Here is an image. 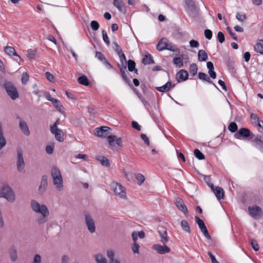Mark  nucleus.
I'll list each match as a JSON object with an SVG mask.
<instances>
[{
  "instance_id": "obj_22",
  "label": "nucleus",
  "mask_w": 263,
  "mask_h": 263,
  "mask_svg": "<svg viewBox=\"0 0 263 263\" xmlns=\"http://www.w3.org/2000/svg\"><path fill=\"white\" fill-rule=\"evenodd\" d=\"M5 53L9 56L14 55L17 57L20 60H22L21 58L16 53L15 49L11 46H6L4 48Z\"/></svg>"
},
{
  "instance_id": "obj_41",
  "label": "nucleus",
  "mask_w": 263,
  "mask_h": 263,
  "mask_svg": "<svg viewBox=\"0 0 263 263\" xmlns=\"http://www.w3.org/2000/svg\"><path fill=\"white\" fill-rule=\"evenodd\" d=\"M36 54V50H28L27 51V58L29 60H32L34 59L35 55Z\"/></svg>"
},
{
  "instance_id": "obj_5",
  "label": "nucleus",
  "mask_w": 263,
  "mask_h": 263,
  "mask_svg": "<svg viewBox=\"0 0 263 263\" xmlns=\"http://www.w3.org/2000/svg\"><path fill=\"white\" fill-rule=\"evenodd\" d=\"M2 85L5 87L8 95L12 99L15 100L18 98V93L16 88L12 83L6 81Z\"/></svg>"
},
{
  "instance_id": "obj_12",
  "label": "nucleus",
  "mask_w": 263,
  "mask_h": 263,
  "mask_svg": "<svg viewBox=\"0 0 263 263\" xmlns=\"http://www.w3.org/2000/svg\"><path fill=\"white\" fill-rule=\"evenodd\" d=\"M85 222L87 228L91 233H93L96 231V226L93 219L89 215L85 216Z\"/></svg>"
},
{
  "instance_id": "obj_32",
  "label": "nucleus",
  "mask_w": 263,
  "mask_h": 263,
  "mask_svg": "<svg viewBox=\"0 0 263 263\" xmlns=\"http://www.w3.org/2000/svg\"><path fill=\"white\" fill-rule=\"evenodd\" d=\"M78 82L82 85L85 86H88L89 85V82L87 77L85 76H82L79 77L78 79Z\"/></svg>"
},
{
  "instance_id": "obj_25",
  "label": "nucleus",
  "mask_w": 263,
  "mask_h": 263,
  "mask_svg": "<svg viewBox=\"0 0 263 263\" xmlns=\"http://www.w3.org/2000/svg\"><path fill=\"white\" fill-rule=\"evenodd\" d=\"M254 50L257 52L263 54V40H259L254 46Z\"/></svg>"
},
{
  "instance_id": "obj_53",
  "label": "nucleus",
  "mask_w": 263,
  "mask_h": 263,
  "mask_svg": "<svg viewBox=\"0 0 263 263\" xmlns=\"http://www.w3.org/2000/svg\"><path fill=\"white\" fill-rule=\"evenodd\" d=\"M196 222L197 223L199 228L203 227L205 224L203 221L201 220L198 216H196L195 217Z\"/></svg>"
},
{
  "instance_id": "obj_37",
  "label": "nucleus",
  "mask_w": 263,
  "mask_h": 263,
  "mask_svg": "<svg viewBox=\"0 0 263 263\" xmlns=\"http://www.w3.org/2000/svg\"><path fill=\"white\" fill-rule=\"evenodd\" d=\"M135 63L134 61L129 60L128 61V69L130 71L135 70L136 72H137V70L135 69Z\"/></svg>"
},
{
  "instance_id": "obj_4",
  "label": "nucleus",
  "mask_w": 263,
  "mask_h": 263,
  "mask_svg": "<svg viewBox=\"0 0 263 263\" xmlns=\"http://www.w3.org/2000/svg\"><path fill=\"white\" fill-rule=\"evenodd\" d=\"M110 189L116 196L122 199H126L125 189L120 183L112 181L110 184Z\"/></svg>"
},
{
  "instance_id": "obj_35",
  "label": "nucleus",
  "mask_w": 263,
  "mask_h": 263,
  "mask_svg": "<svg viewBox=\"0 0 263 263\" xmlns=\"http://www.w3.org/2000/svg\"><path fill=\"white\" fill-rule=\"evenodd\" d=\"M190 72L193 76H195L197 73L198 68L196 64L193 63L190 66Z\"/></svg>"
},
{
  "instance_id": "obj_61",
  "label": "nucleus",
  "mask_w": 263,
  "mask_h": 263,
  "mask_svg": "<svg viewBox=\"0 0 263 263\" xmlns=\"http://www.w3.org/2000/svg\"><path fill=\"white\" fill-rule=\"evenodd\" d=\"M114 44L115 46V50L116 52L118 53V54H121V53L123 52L122 49L116 42L114 43Z\"/></svg>"
},
{
  "instance_id": "obj_48",
  "label": "nucleus",
  "mask_w": 263,
  "mask_h": 263,
  "mask_svg": "<svg viewBox=\"0 0 263 263\" xmlns=\"http://www.w3.org/2000/svg\"><path fill=\"white\" fill-rule=\"evenodd\" d=\"M54 107L61 113H63L64 107L63 105L60 103L59 101L57 102L54 105Z\"/></svg>"
},
{
  "instance_id": "obj_46",
  "label": "nucleus",
  "mask_w": 263,
  "mask_h": 263,
  "mask_svg": "<svg viewBox=\"0 0 263 263\" xmlns=\"http://www.w3.org/2000/svg\"><path fill=\"white\" fill-rule=\"evenodd\" d=\"M140 246L137 242L133 243V246L132 247V250L134 254H139Z\"/></svg>"
},
{
  "instance_id": "obj_14",
  "label": "nucleus",
  "mask_w": 263,
  "mask_h": 263,
  "mask_svg": "<svg viewBox=\"0 0 263 263\" xmlns=\"http://www.w3.org/2000/svg\"><path fill=\"white\" fill-rule=\"evenodd\" d=\"M209 186L211 187L212 191L214 192L218 200L222 199L224 196V192L223 189L219 186L214 188L213 184H209Z\"/></svg>"
},
{
  "instance_id": "obj_30",
  "label": "nucleus",
  "mask_w": 263,
  "mask_h": 263,
  "mask_svg": "<svg viewBox=\"0 0 263 263\" xmlns=\"http://www.w3.org/2000/svg\"><path fill=\"white\" fill-rule=\"evenodd\" d=\"M142 63L145 65L150 64L153 63L152 57L148 53L145 54L142 60Z\"/></svg>"
},
{
  "instance_id": "obj_15",
  "label": "nucleus",
  "mask_w": 263,
  "mask_h": 263,
  "mask_svg": "<svg viewBox=\"0 0 263 263\" xmlns=\"http://www.w3.org/2000/svg\"><path fill=\"white\" fill-rule=\"evenodd\" d=\"M107 141L111 146H115L116 145L120 146L122 143V140L120 138H117L115 136H109L107 137Z\"/></svg>"
},
{
  "instance_id": "obj_39",
  "label": "nucleus",
  "mask_w": 263,
  "mask_h": 263,
  "mask_svg": "<svg viewBox=\"0 0 263 263\" xmlns=\"http://www.w3.org/2000/svg\"><path fill=\"white\" fill-rule=\"evenodd\" d=\"M237 128V125L236 123L235 122H231L228 126L229 130L232 133H234L236 132Z\"/></svg>"
},
{
  "instance_id": "obj_19",
  "label": "nucleus",
  "mask_w": 263,
  "mask_h": 263,
  "mask_svg": "<svg viewBox=\"0 0 263 263\" xmlns=\"http://www.w3.org/2000/svg\"><path fill=\"white\" fill-rule=\"evenodd\" d=\"M109 129V128L106 126L96 128L95 130V135L99 137H103L105 136Z\"/></svg>"
},
{
  "instance_id": "obj_11",
  "label": "nucleus",
  "mask_w": 263,
  "mask_h": 263,
  "mask_svg": "<svg viewBox=\"0 0 263 263\" xmlns=\"http://www.w3.org/2000/svg\"><path fill=\"white\" fill-rule=\"evenodd\" d=\"M152 249L159 254H164L169 253L171 249L165 245H161L160 244H154L152 246Z\"/></svg>"
},
{
  "instance_id": "obj_10",
  "label": "nucleus",
  "mask_w": 263,
  "mask_h": 263,
  "mask_svg": "<svg viewBox=\"0 0 263 263\" xmlns=\"http://www.w3.org/2000/svg\"><path fill=\"white\" fill-rule=\"evenodd\" d=\"M175 203L178 209L180 210L185 216H189L187 209L182 199L179 197L175 198Z\"/></svg>"
},
{
  "instance_id": "obj_18",
  "label": "nucleus",
  "mask_w": 263,
  "mask_h": 263,
  "mask_svg": "<svg viewBox=\"0 0 263 263\" xmlns=\"http://www.w3.org/2000/svg\"><path fill=\"white\" fill-rule=\"evenodd\" d=\"M19 126L24 135L27 136L30 135V133L28 126L25 121L21 120L19 122Z\"/></svg>"
},
{
  "instance_id": "obj_47",
  "label": "nucleus",
  "mask_w": 263,
  "mask_h": 263,
  "mask_svg": "<svg viewBox=\"0 0 263 263\" xmlns=\"http://www.w3.org/2000/svg\"><path fill=\"white\" fill-rule=\"evenodd\" d=\"M90 26L93 30L96 31L99 29L100 25L97 21H92L90 23Z\"/></svg>"
},
{
  "instance_id": "obj_40",
  "label": "nucleus",
  "mask_w": 263,
  "mask_h": 263,
  "mask_svg": "<svg viewBox=\"0 0 263 263\" xmlns=\"http://www.w3.org/2000/svg\"><path fill=\"white\" fill-rule=\"evenodd\" d=\"M194 155L196 158L199 160H203L204 159L203 154L198 149H195L194 151Z\"/></svg>"
},
{
  "instance_id": "obj_50",
  "label": "nucleus",
  "mask_w": 263,
  "mask_h": 263,
  "mask_svg": "<svg viewBox=\"0 0 263 263\" xmlns=\"http://www.w3.org/2000/svg\"><path fill=\"white\" fill-rule=\"evenodd\" d=\"M205 37L208 39L211 40L212 37L213 33L210 29H205L204 32Z\"/></svg>"
},
{
  "instance_id": "obj_45",
  "label": "nucleus",
  "mask_w": 263,
  "mask_h": 263,
  "mask_svg": "<svg viewBox=\"0 0 263 263\" xmlns=\"http://www.w3.org/2000/svg\"><path fill=\"white\" fill-rule=\"evenodd\" d=\"M41 261L42 259L41 255L36 254L33 256L31 263H41Z\"/></svg>"
},
{
  "instance_id": "obj_60",
  "label": "nucleus",
  "mask_w": 263,
  "mask_h": 263,
  "mask_svg": "<svg viewBox=\"0 0 263 263\" xmlns=\"http://www.w3.org/2000/svg\"><path fill=\"white\" fill-rule=\"evenodd\" d=\"M141 138L148 146L149 145V139L146 135L142 134L141 135Z\"/></svg>"
},
{
  "instance_id": "obj_31",
  "label": "nucleus",
  "mask_w": 263,
  "mask_h": 263,
  "mask_svg": "<svg viewBox=\"0 0 263 263\" xmlns=\"http://www.w3.org/2000/svg\"><path fill=\"white\" fill-rule=\"evenodd\" d=\"M9 255L11 259L14 261L17 259V251L15 249L12 248L9 251Z\"/></svg>"
},
{
  "instance_id": "obj_36",
  "label": "nucleus",
  "mask_w": 263,
  "mask_h": 263,
  "mask_svg": "<svg viewBox=\"0 0 263 263\" xmlns=\"http://www.w3.org/2000/svg\"><path fill=\"white\" fill-rule=\"evenodd\" d=\"M29 80V74L27 72L23 73V74L22 75V78H21L22 83L23 84L26 85L28 83Z\"/></svg>"
},
{
  "instance_id": "obj_27",
  "label": "nucleus",
  "mask_w": 263,
  "mask_h": 263,
  "mask_svg": "<svg viewBox=\"0 0 263 263\" xmlns=\"http://www.w3.org/2000/svg\"><path fill=\"white\" fill-rule=\"evenodd\" d=\"M198 59L199 61H205L208 59V55L204 50H199L198 53Z\"/></svg>"
},
{
  "instance_id": "obj_34",
  "label": "nucleus",
  "mask_w": 263,
  "mask_h": 263,
  "mask_svg": "<svg viewBox=\"0 0 263 263\" xmlns=\"http://www.w3.org/2000/svg\"><path fill=\"white\" fill-rule=\"evenodd\" d=\"M173 64L179 68L183 66V61L180 58H175L173 60Z\"/></svg>"
},
{
  "instance_id": "obj_33",
  "label": "nucleus",
  "mask_w": 263,
  "mask_h": 263,
  "mask_svg": "<svg viewBox=\"0 0 263 263\" xmlns=\"http://www.w3.org/2000/svg\"><path fill=\"white\" fill-rule=\"evenodd\" d=\"M107 255L110 260V263H114L115 261L120 262L118 259H114V252L112 250L107 251Z\"/></svg>"
},
{
  "instance_id": "obj_58",
  "label": "nucleus",
  "mask_w": 263,
  "mask_h": 263,
  "mask_svg": "<svg viewBox=\"0 0 263 263\" xmlns=\"http://www.w3.org/2000/svg\"><path fill=\"white\" fill-rule=\"evenodd\" d=\"M226 29L230 34V36L232 37V39L236 41L237 40V37L236 35V34L234 32H233L232 29L230 27H228Z\"/></svg>"
},
{
  "instance_id": "obj_55",
  "label": "nucleus",
  "mask_w": 263,
  "mask_h": 263,
  "mask_svg": "<svg viewBox=\"0 0 263 263\" xmlns=\"http://www.w3.org/2000/svg\"><path fill=\"white\" fill-rule=\"evenodd\" d=\"M190 46L192 48H198L199 46V44L198 41L192 40L189 42Z\"/></svg>"
},
{
  "instance_id": "obj_38",
  "label": "nucleus",
  "mask_w": 263,
  "mask_h": 263,
  "mask_svg": "<svg viewBox=\"0 0 263 263\" xmlns=\"http://www.w3.org/2000/svg\"><path fill=\"white\" fill-rule=\"evenodd\" d=\"M201 231L202 232L204 236L208 239H211V236L210 235L208 230L205 226V224L203 226V227L199 228Z\"/></svg>"
},
{
  "instance_id": "obj_17",
  "label": "nucleus",
  "mask_w": 263,
  "mask_h": 263,
  "mask_svg": "<svg viewBox=\"0 0 263 263\" xmlns=\"http://www.w3.org/2000/svg\"><path fill=\"white\" fill-rule=\"evenodd\" d=\"M189 74L186 70L184 69L180 70L176 74V80L178 82L184 81L188 78Z\"/></svg>"
},
{
  "instance_id": "obj_9",
  "label": "nucleus",
  "mask_w": 263,
  "mask_h": 263,
  "mask_svg": "<svg viewBox=\"0 0 263 263\" xmlns=\"http://www.w3.org/2000/svg\"><path fill=\"white\" fill-rule=\"evenodd\" d=\"M248 211L249 215L255 219L260 217L262 215L261 209L258 206H249Z\"/></svg>"
},
{
  "instance_id": "obj_3",
  "label": "nucleus",
  "mask_w": 263,
  "mask_h": 263,
  "mask_svg": "<svg viewBox=\"0 0 263 263\" xmlns=\"http://www.w3.org/2000/svg\"><path fill=\"white\" fill-rule=\"evenodd\" d=\"M51 175L53 180V184L57 191L61 192L63 190L64 185L63 178L60 169L53 166L51 170Z\"/></svg>"
},
{
  "instance_id": "obj_16",
  "label": "nucleus",
  "mask_w": 263,
  "mask_h": 263,
  "mask_svg": "<svg viewBox=\"0 0 263 263\" xmlns=\"http://www.w3.org/2000/svg\"><path fill=\"white\" fill-rule=\"evenodd\" d=\"M47 185V177L46 176H43L41 179L40 185L38 189L39 193L40 194H43L46 191Z\"/></svg>"
},
{
  "instance_id": "obj_59",
  "label": "nucleus",
  "mask_w": 263,
  "mask_h": 263,
  "mask_svg": "<svg viewBox=\"0 0 263 263\" xmlns=\"http://www.w3.org/2000/svg\"><path fill=\"white\" fill-rule=\"evenodd\" d=\"M118 55L120 58V61H121L122 64L123 65L126 64V57H125L124 53L123 52V53H121V54H118Z\"/></svg>"
},
{
  "instance_id": "obj_7",
  "label": "nucleus",
  "mask_w": 263,
  "mask_h": 263,
  "mask_svg": "<svg viewBox=\"0 0 263 263\" xmlns=\"http://www.w3.org/2000/svg\"><path fill=\"white\" fill-rule=\"evenodd\" d=\"M23 155V150L21 148H18L17 150L16 166L19 172H23L25 167V163Z\"/></svg>"
},
{
  "instance_id": "obj_52",
  "label": "nucleus",
  "mask_w": 263,
  "mask_h": 263,
  "mask_svg": "<svg viewBox=\"0 0 263 263\" xmlns=\"http://www.w3.org/2000/svg\"><path fill=\"white\" fill-rule=\"evenodd\" d=\"M217 39L220 43H223L225 40L224 34L221 31L218 32L217 33Z\"/></svg>"
},
{
  "instance_id": "obj_63",
  "label": "nucleus",
  "mask_w": 263,
  "mask_h": 263,
  "mask_svg": "<svg viewBox=\"0 0 263 263\" xmlns=\"http://www.w3.org/2000/svg\"><path fill=\"white\" fill-rule=\"evenodd\" d=\"M208 255H209V257H210L212 263H219L217 261L215 256L212 254V253L211 252H208Z\"/></svg>"
},
{
  "instance_id": "obj_28",
  "label": "nucleus",
  "mask_w": 263,
  "mask_h": 263,
  "mask_svg": "<svg viewBox=\"0 0 263 263\" xmlns=\"http://www.w3.org/2000/svg\"><path fill=\"white\" fill-rule=\"evenodd\" d=\"M180 226L182 229L186 233H190V227L188 222L184 220H183L180 222Z\"/></svg>"
},
{
  "instance_id": "obj_56",
  "label": "nucleus",
  "mask_w": 263,
  "mask_h": 263,
  "mask_svg": "<svg viewBox=\"0 0 263 263\" xmlns=\"http://www.w3.org/2000/svg\"><path fill=\"white\" fill-rule=\"evenodd\" d=\"M136 178L139 181V184H142L145 180L144 177L141 174H136Z\"/></svg>"
},
{
  "instance_id": "obj_62",
  "label": "nucleus",
  "mask_w": 263,
  "mask_h": 263,
  "mask_svg": "<svg viewBox=\"0 0 263 263\" xmlns=\"http://www.w3.org/2000/svg\"><path fill=\"white\" fill-rule=\"evenodd\" d=\"M256 125H257L259 131L263 134V121L260 120Z\"/></svg>"
},
{
  "instance_id": "obj_2",
  "label": "nucleus",
  "mask_w": 263,
  "mask_h": 263,
  "mask_svg": "<svg viewBox=\"0 0 263 263\" xmlns=\"http://www.w3.org/2000/svg\"><path fill=\"white\" fill-rule=\"evenodd\" d=\"M0 198L6 199L10 203H14L16 200L14 191L7 183L3 184L0 186Z\"/></svg>"
},
{
  "instance_id": "obj_54",
  "label": "nucleus",
  "mask_w": 263,
  "mask_h": 263,
  "mask_svg": "<svg viewBox=\"0 0 263 263\" xmlns=\"http://www.w3.org/2000/svg\"><path fill=\"white\" fill-rule=\"evenodd\" d=\"M251 245L252 248L255 251H257L259 250V246L257 242L255 240H251Z\"/></svg>"
},
{
  "instance_id": "obj_6",
  "label": "nucleus",
  "mask_w": 263,
  "mask_h": 263,
  "mask_svg": "<svg viewBox=\"0 0 263 263\" xmlns=\"http://www.w3.org/2000/svg\"><path fill=\"white\" fill-rule=\"evenodd\" d=\"M157 48L159 51L167 49L175 52L178 50V48L173 45L166 38H162L158 42Z\"/></svg>"
},
{
  "instance_id": "obj_21",
  "label": "nucleus",
  "mask_w": 263,
  "mask_h": 263,
  "mask_svg": "<svg viewBox=\"0 0 263 263\" xmlns=\"http://www.w3.org/2000/svg\"><path fill=\"white\" fill-rule=\"evenodd\" d=\"M174 86L172 85L170 81H168L164 85L156 87V89L160 92H166L169 91Z\"/></svg>"
},
{
  "instance_id": "obj_1",
  "label": "nucleus",
  "mask_w": 263,
  "mask_h": 263,
  "mask_svg": "<svg viewBox=\"0 0 263 263\" xmlns=\"http://www.w3.org/2000/svg\"><path fill=\"white\" fill-rule=\"evenodd\" d=\"M31 210L35 214H39L35 219L36 223L42 225L48 221L50 213L46 205L39 202L35 199H32L30 202Z\"/></svg>"
},
{
  "instance_id": "obj_44",
  "label": "nucleus",
  "mask_w": 263,
  "mask_h": 263,
  "mask_svg": "<svg viewBox=\"0 0 263 263\" xmlns=\"http://www.w3.org/2000/svg\"><path fill=\"white\" fill-rule=\"evenodd\" d=\"M198 76H199V78L202 80H204V81H206L209 82H211L210 79L204 73L199 72Z\"/></svg>"
},
{
  "instance_id": "obj_57",
  "label": "nucleus",
  "mask_w": 263,
  "mask_h": 263,
  "mask_svg": "<svg viewBox=\"0 0 263 263\" xmlns=\"http://www.w3.org/2000/svg\"><path fill=\"white\" fill-rule=\"evenodd\" d=\"M45 76L46 79L50 82H54V76L49 72L47 71L45 73Z\"/></svg>"
},
{
  "instance_id": "obj_29",
  "label": "nucleus",
  "mask_w": 263,
  "mask_h": 263,
  "mask_svg": "<svg viewBox=\"0 0 263 263\" xmlns=\"http://www.w3.org/2000/svg\"><path fill=\"white\" fill-rule=\"evenodd\" d=\"M95 259L97 263H107L105 257L101 254H98L95 256Z\"/></svg>"
},
{
  "instance_id": "obj_8",
  "label": "nucleus",
  "mask_w": 263,
  "mask_h": 263,
  "mask_svg": "<svg viewBox=\"0 0 263 263\" xmlns=\"http://www.w3.org/2000/svg\"><path fill=\"white\" fill-rule=\"evenodd\" d=\"M50 132L54 135L55 138L59 142L64 141V133L57 127V124H53L50 126Z\"/></svg>"
},
{
  "instance_id": "obj_64",
  "label": "nucleus",
  "mask_w": 263,
  "mask_h": 263,
  "mask_svg": "<svg viewBox=\"0 0 263 263\" xmlns=\"http://www.w3.org/2000/svg\"><path fill=\"white\" fill-rule=\"evenodd\" d=\"M69 257L68 255H64L62 257V263H68Z\"/></svg>"
},
{
  "instance_id": "obj_43",
  "label": "nucleus",
  "mask_w": 263,
  "mask_h": 263,
  "mask_svg": "<svg viewBox=\"0 0 263 263\" xmlns=\"http://www.w3.org/2000/svg\"><path fill=\"white\" fill-rule=\"evenodd\" d=\"M236 17L240 22H243L246 20V15L241 13H237Z\"/></svg>"
},
{
  "instance_id": "obj_24",
  "label": "nucleus",
  "mask_w": 263,
  "mask_h": 263,
  "mask_svg": "<svg viewBox=\"0 0 263 263\" xmlns=\"http://www.w3.org/2000/svg\"><path fill=\"white\" fill-rule=\"evenodd\" d=\"M6 144V139L4 135L3 129L1 126H0V150L4 148Z\"/></svg>"
},
{
  "instance_id": "obj_42",
  "label": "nucleus",
  "mask_w": 263,
  "mask_h": 263,
  "mask_svg": "<svg viewBox=\"0 0 263 263\" xmlns=\"http://www.w3.org/2000/svg\"><path fill=\"white\" fill-rule=\"evenodd\" d=\"M250 119L252 123L254 124H256L260 120L259 118L254 114L250 115Z\"/></svg>"
},
{
  "instance_id": "obj_26",
  "label": "nucleus",
  "mask_w": 263,
  "mask_h": 263,
  "mask_svg": "<svg viewBox=\"0 0 263 263\" xmlns=\"http://www.w3.org/2000/svg\"><path fill=\"white\" fill-rule=\"evenodd\" d=\"M159 235L160 236V241L163 243V245H165L168 241V238L167 237V232L166 231H163L162 232L159 231Z\"/></svg>"
},
{
  "instance_id": "obj_13",
  "label": "nucleus",
  "mask_w": 263,
  "mask_h": 263,
  "mask_svg": "<svg viewBox=\"0 0 263 263\" xmlns=\"http://www.w3.org/2000/svg\"><path fill=\"white\" fill-rule=\"evenodd\" d=\"M250 135V131L246 128H242L239 129V130L234 135V137L236 139H241L242 138H248Z\"/></svg>"
},
{
  "instance_id": "obj_20",
  "label": "nucleus",
  "mask_w": 263,
  "mask_h": 263,
  "mask_svg": "<svg viewBox=\"0 0 263 263\" xmlns=\"http://www.w3.org/2000/svg\"><path fill=\"white\" fill-rule=\"evenodd\" d=\"M96 159L104 167H109L110 166V162L107 158L99 155L97 156Z\"/></svg>"
},
{
  "instance_id": "obj_51",
  "label": "nucleus",
  "mask_w": 263,
  "mask_h": 263,
  "mask_svg": "<svg viewBox=\"0 0 263 263\" xmlns=\"http://www.w3.org/2000/svg\"><path fill=\"white\" fill-rule=\"evenodd\" d=\"M96 57L100 61L103 62L105 60L104 55L100 52L97 51L96 53Z\"/></svg>"
},
{
  "instance_id": "obj_49",
  "label": "nucleus",
  "mask_w": 263,
  "mask_h": 263,
  "mask_svg": "<svg viewBox=\"0 0 263 263\" xmlns=\"http://www.w3.org/2000/svg\"><path fill=\"white\" fill-rule=\"evenodd\" d=\"M102 33L103 40L104 42L107 45H109L110 44V42H109V39H108V37L107 36L106 31L103 30H102Z\"/></svg>"
},
{
  "instance_id": "obj_23",
  "label": "nucleus",
  "mask_w": 263,
  "mask_h": 263,
  "mask_svg": "<svg viewBox=\"0 0 263 263\" xmlns=\"http://www.w3.org/2000/svg\"><path fill=\"white\" fill-rule=\"evenodd\" d=\"M113 5L120 11L123 12L125 11L124 4L122 0H114Z\"/></svg>"
}]
</instances>
